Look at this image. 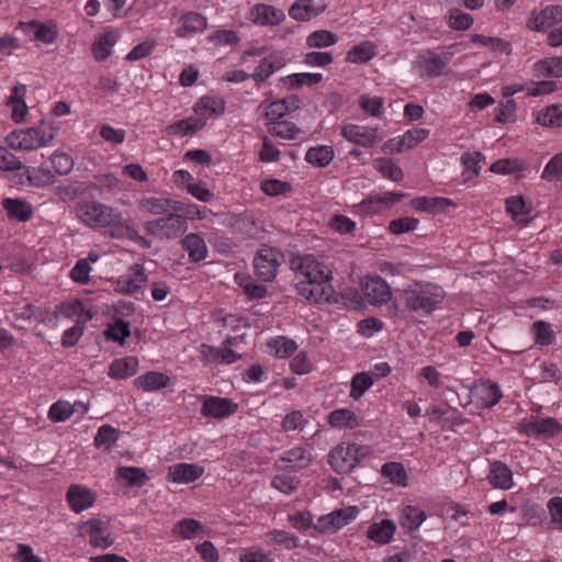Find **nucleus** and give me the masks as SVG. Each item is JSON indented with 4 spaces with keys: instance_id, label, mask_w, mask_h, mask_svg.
Masks as SVG:
<instances>
[{
    "instance_id": "obj_38",
    "label": "nucleus",
    "mask_w": 562,
    "mask_h": 562,
    "mask_svg": "<svg viewBox=\"0 0 562 562\" xmlns=\"http://www.w3.org/2000/svg\"><path fill=\"white\" fill-rule=\"evenodd\" d=\"M411 205L417 211L428 213H439L446 211L453 202L447 198H427L420 196L412 200Z\"/></svg>"
},
{
    "instance_id": "obj_27",
    "label": "nucleus",
    "mask_w": 562,
    "mask_h": 562,
    "mask_svg": "<svg viewBox=\"0 0 562 562\" xmlns=\"http://www.w3.org/2000/svg\"><path fill=\"white\" fill-rule=\"evenodd\" d=\"M420 75L427 78L439 77L445 71L443 61L440 59L439 54L434 50H427L417 58Z\"/></svg>"
},
{
    "instance_id": "obj_5",
    "label": "nucleus",
    "mask_w": 562,
    "mask_h": 562,
    "mask_svg": "<svg viewBox=\"0 0 562 562\" xmlns=\"http://www.w3.org/2000/svg\"><path fill=\"white\" fill-rule=\"evenodd\" d=\"M188 228L184 216L169 213L167 216L150 221L146 224L148 234L157 238L172 239L181 236Z\"/></svg>"
},
{
    "instance_id": "obj_64",
    "label": "nucleus",
    "mask_w": 562,
    "mask_h": 562,
    "mask_svg": "<svg viewBox=\"0 0 562 562\" xmlns=\"http://www.w3.org/2000/svg\"><path fill=\"white\" fill-rule=\"evenodd\" d=\"M542 178L547 180H562V153L553 156L546 166Z\"/></svg>"
},
{
    "instance_id": "obj_58",
    "label": "nucleus",
    "mask_w": 562,
    "mask_h": 562,
    "mask_svg": "<svg viewBox=\"0 0 562 562\" xmlns=\"http://www.w3.org/2000/svg\"><path fill=\"white\" fill-rule=\"evenodd\" d=\"M105 335L109 339L123 344L131 336L130 323L115 318L112 324H109Z\"/></svg>"
},
{
    "instance_id": "obj_43",
    "label": "nucleus",
    "mask_w": 562,
    "mask_h": 562,
    "mask_svg": "<svg viewBox=\"0 0 562 562\" xmlns=\"http://www.w3.org/2000/svg\"><path fill=\"white\" fill-rule=\"evenodd\" d=\"M328 423L335 428L353 429L360 425L358 416L348 408L333 411L328 416Z\"/></svg>"
},
{
    "instance_id": "obj_54",
    "label": "nucleus",
    "mask_w": 562,
    "mask_h": 562,
    "mask_svg": "<svg viewBox=\"0 0 562 562\" xmlns=\"http://www.w3.org/2000/svg\"><path fill=\"white\" fill-rule=\"evenodd\" d=\"M373 166L383 177L392 181L398 182L403 180L404 175L402 169L392 159L378 158L374 160Z\"/></svg>"
},
{
    "instance_id": "obj_21",
    "label": "nucleus",
    "mask_w": 562,
    "mask_h": 562,
    "mask_svg": "<svg viewBox=\"0 0 562 562\" xmlns=\"http://www.w3.org/2000/svg\"><path fill=\"white\" fill-rule=\"evenodd\" d=\"M180 26L175 31L181 38L193 36L207 29V19L203 14L194 11H188L179 18Z\"/></svg>"
},
{
    "instance_id": "obj_23",
    "label": "nucleus",
    "mask_w": 562,
    "mask_h": 562,
    "mask_svg": "<svg viewBox=\"0 0 562 562\" xmlns=\"http://www.w3.org/2000/svg\"><path fill=\"white\" fill-rule=\"evenodd\" d=\"M139 210L154 215L167 214L171 211H182V202H177L166 198H144L139 202Z\"/></svg>"
},
{
    "instance_id": "obj_16",
    "label": "nucleus",
    "mask_w": 562,
    "mask_h": 562,
    "mask_svg": "<svg viewBox=\"0 0 562 562\" xmlns=\"http://www.w3.org/2000/svg\"><path fill=\"white\" fill-rule=\"evenodd\" d=\"M201 414L209 418H225L234 415L238 405L229 398L218 396H204Z\"/></svg>"
},
{
    "instance_id": "obj_14",
    "label": "nucleus",
    "mask_w": 562,
    "mask_h": 562,
    "mask_svg": "<svg viewBox=\"0 0 562 562\" xmlns=\"http://www.w3.org/2000/svg\"><path fill=\"white\" fill-rule=\"evenodd\" d=\"M341 135L347 140L367 148H372L382 140V136L379 134V128L357 124H347L342 126Z\"/></svg>"
},
{
    "instance_id": "obj_17",
    "label": "nucleus",
    "mask_w": 562,
    "mask_h": 562,
    "mask_svg": "<svg viewBox=\"0 0 562 562\" xmlns=\"http://www.w3.org/2000/svg\"><path fill=\"white\" fill-rule=\"evenodd\" d=\"M562 22V5H547L539 12H532L527 27L535 32H542Z\"/></svg>"
},
{
    "instance_id": "obj_12",
    "label": "nucleus",
    "mask_w": 562,
    "mask_h": 562,
    "mask_svg": "<svg viewBox=\"0 0 562 562\" xmlns=\"http://www.w3.org/2000/svg\"><path fill=\"white\" fill-rule=\"evenodd\" d=\"M562 426L555 418H524L518 424V431L533 437H553L558 435Z\"/></svg>"
},
{
    "instance_id": "obj_31",
    "label": "nucleus",
    "mask_w": 562,
    "mask_h": 562,
    "mask_svg": "<svg viewBox=\"0 0 562 562\" xmlns=\"http://www.w3.org/2000/svg\"><path fill=\"white\" fill-rule=\"evenodd\" d=\"M395 531V524L391 519H383L368 528L367 537L378 544H386L392 540Z\"/></svg>"
},
{
    "instance_id": "obj_10",
    "label": "nucleus",
    "mask_w": 562,
    "mask_h": 562,
    "mask_svg": "<svg viewBox=\"0 0 562 562\" xmlns=\"http://www.w3.org/2000/svg\"><path fill=\"white\" fill-rule=\"evenodd\" d=\"M359 514L356 506L336 509L327 515L321 516L314 528L321 533H327L342 528L352 521Z\"/></svg>"
},
{
    "instance_id": "obj_40",
    "label": "nucleus",
    "mask_w": 562,
    "mask_h": 562,
    "mask_svg": "<svg viewBox=\"0 0 562 562\" xmlns=\"http://www.w3.org/2000/svg\"><path fill=\"white\" fill-rule=\"evenodd\" d=\"M376 54V46L373 43L366 41L349 49L346 56V61L351 64H364L374 58Z\"/></svg>"
},
{
    "instance_id": "obj_20",
    "label": "nucleus",
    "mask_w": 562,
    "mask_h": 562,
    "mask_svg": "<svg viewBox=\"0 0 562 562\" xmlns=\"http://www.w3.org/2000/svg\"><path fill=\"white\" fill-rule=\"evenodd\" d=\"M147 276L144 266L132 265L127 272L120 277L116 283L117 290L123 294H134L146 283Z\"/></svg>"
},
{
    "instance_id": "obj_36",
    "label": "nucleus",
    "mask_w": 562,
    "mask_h": 562,
    "mask_svg": "<svg viewBox=\"0 0 562 562\" xmlns=\"http://www.w3.org/2000/svg\"><path fill=\"white\" fill-rule=\"evenodd\" d=\"M25 91V86H16L7 100V105L12 108V120L15 123L22 122L27 113V105L24 101Z\"/></svg>"
},
{
    "instance_id": "obj_48",
    "label": "nucleus",
    "mask_w": 562,
    "mask_h": 562,
    "mask_svg": "<svg viewBox=\"0 0 562 562\" xmlns=\"http://www.w3.org/2000/svg\"><path fill=\"white\" fill-rule=\"evenodd\" d=\"M381 473L383 476L387 477L393 484L402 487L407 486V474L402 463H384L381 468Z\"/></svg>"
},
{
    "instance_id": "obj_22",
    "label": "nucleus",
    "mask_w": 562,
    "mask_h": 562,
    "mask_svg": "<svg viewBox=\"0 0 562 562\" xmlns=\"http://www.w3.org/2000/svg\"><path fill=\"white\" fill-rule=\"evenodd\" d=\"M285 66V57L282 52H272L266 56L255 68L251 78L256 82H265L272 74Z\"/></svg>"
},
{
    "instance_id": "obj_60",
    "label": "nucleus",
    "mask_w": 562,
    "mask_h": 562,
    "mask_svg": "<svg viewBox=\"0 0 562 562\" xmlns=\"http://www.w3.org/2000/svg\"><path fill=\"white\" fill-rule=\"evenodd\" d=\"M194 111H201L202 115L204 112L213 113V114H222L225 111V103L221 99H216L213 97H202L195 104Z\"/></svg>"
},
{
    "instance_id": "obj_37",
    "label": "nucleus",
    "mask_w": 562,
    "mask_h": 562,
    "mask_svg": "<svg viewBox=\"0 0 562 562\" xmlns=\"http://www.w3.org/2000/svg\"><path fill=\"white\" fill-rule=\"evenodd\" d=\"M427 519L426 513L417 506H405L401 512V527L407 532L416 531Z\"/></svg>"
},
{
    "instance_id": "obj_2",
    "label": "nucleus",
    "mask_w": 562,
    "mask_h": 562,
    "mask_svg": "<svg viewBox=\"0 0 562 562\" xmlns=\"http://www.w3.org/2000/svg\"><path fill=\"white\" fill-rule=\"evenodd\" d=\"M370 453L371 448L369 446L341 442L330 450L328 463L336 473L347 474Z\"/></svg>"
},
{
    "instance_id": "obj_1",
    "label": "nucleus",
    "mask_w": 562,
    "mask_h": 562,
    "mask_svg": "<svg viewBox=\"0 0 562 562\" xmlns=\"http://www.w3.org/2000/svg\"><path fill=\"white\" fill-rule=\"evenodd\" d=\"M398 292L405 307L420 316L430 315L446 297L443 289L430 282H414Z\"/></svg>"
},
{
    "instance_id": "obj_8",
    "label": "nucleus",
    "mask_w": 562,
    "mask_h": 562,
    "mask_svg": "<svg viewBox=\"0 0 562 562\" xmlns=\"http://www.w3.org/2000/svg\"><path fill=\"white\" fill-rule=\"evenodd\" d=\"M49 162L50 167L43 166L37 169V187L54 182L56 175H67L74 167V160L65 153H55Z\"/></svg>"
},
{
    "instance_id": "obj_44",
    "label": "nucleus",
    "mask_w": 562,
    "mask_h": 562,
    "mask_svg": "<svg viewBox=\"0 0 562 562\" xmlns=\"http://www.w3.org/2000/svg\"><path fill=\"white\" fill-rule=\"evenodd\" d=\"M334 149L330 146L312 147L306 151L305 160L318 168H324L334 159Z\"/></svg>"
},
{
    "instance_id": "obj_39",
    "label": "nucleus",
    "mask_w": 562,
    "mask_h": 562,
    "mask_svg": "<svg viewBox=\"0 0 562 562\" xmlns=\"http://www.w3.org/2000/svg\"><path fill=\"white\" fill-rule=\"evenodd\" d=\"M35 128L14 131L5 137V143L12 149L33 150Z\"/></svg>"
},
{
    "instance_id": "obj_45",
    "label": "nucleus",
    "mask_w": 562,
    "mask_h": 562,
    "mask_svg": "<svg viewBox=\"0 0 562 562\" xmlns=\"http://www.w3.org/2000/svg\"><path fill=\"white\" fill-rule=\"evenodd\" d=\"M471 41L474 44L487 47L493 52H501L506 55L512 54V44L501 37L485 36L481 34H474L471 36Z\"/></svg>"
},
{
    "instance_id": "obj_29",
    "label": "nucleus",
    "mask_w": 562,
    "mask_h": 562,
    "mask_svg": "<svg viewBox=\"0 0 562 562\" xmlns=\"http://www.w3.org/2000/svg\"><path fill=\"white\" fill-rule=\"evenodd\" d=\"M181 246L188 252L191 262H200L207 256V247L204 239L195 233L184 236L181 240Z\"/></svg>"
},
{
    "instance_id": "obj_55",
    "label": "nucleus",
    "mask_w": 562,
    "mask_h": 562,
    "mask_svg": "<svg viewBox=\"0 0 562 562\" xmlns=\"http://www.w3.org/2000/svg\"><path fill=\"white\" fill-rule=\"evenodd\" d=\"M323 79L322 74H311V72H301L293 74L283 79V81L289 85L292 89H297L303 86H313L319 83Z\"/></svg>"
},
{
    "instance_id": "obj_13",
    "label": "nucleus",
    "mask_w": 562,
    "mask_h": 562,
    "mask_svg": "<svg viewBox=\"0 0 562 562\" xmlns=\"http://www.w3.org/2000/svg\"><path fill=\"white\" fill-rule=\"evenodd\" d=\"M313 460L312 448L299 446L284 451L277 463L280 469L300 471L308 468Z\"/></svg>"
},
{
    "instance_id": "obj_63",
    "label": "nucleus",
    "mask_w": 562,
    "mask_h": 562,
    "mask_svg": "<svg viewBox=\"0 0 562 562\" xmlns=\"http://www.w3.org/2000/svg\"><path fill=\"white\" fill-rule=\"evenodd\" d=\"M474 19L471 14L464 13L459 9L450 11L449 25L453 30L465 31L472 26Z\"/></svg>"
},
{
    "instance_id": "obj_30",
    "label": "nucleus",
    "mask_w": 562,
    "mask_h": 562,
    "mask_svg": "<svg viewBox=\"0 0 562 562\" xmlns=\"http://www.w3.org/2000/svg\"><path fill=\"white\" fill-rule=\"evenodd\" d=\"M170 382L167 374L156 371L146 372L134 380L135 387L144 392H155L166 387Z\"/></svg>"
},
{
    "instance_id": "obj_19",
    "label": "nucleus",
    "mask_w": 562,
    "mask_h": 562,
    "mask_svg": "<svg viewBox=\"0 0 562 562\" xmlns=\"http://www.w3.org/2000/svg\"><path fill=\"white\" fill-rule=\"evenodd\" d=\"M327 8L325 0H296L289 9V15L300 22L310 21Z\"/></svg>"
},
{
    "instance_id": "obj_35",
    "label": "nucleus",
    "mask_w": 562,
    "mask_h": 562,
    "mask_svg": "<svg viewBox=\"0 0 562 562\" xmlns=\"http://www.w3.org/2000/svg\"><path fill=\"white\" fill-rule=\"evenodd\" d=\"M2 206L10 218H14L20 222H26L33 215L32 205L21 199L5 198L2 201Z\"/></svg>"
},
{
    "instance_id": "obj_24",
    "label": "nucleus",
    "mask_w": 562,
    "mask_h": 562,
    "mask_svg": "<svg viewBox=\"0 0 562 562\" xmlns=\"http://www.w3.org/2000/svg\"><path fill=\"white\" fill-rule=\"evenodd\" d=\"M487 480L491 485L501 490H509L513 484V471L502 461H493L490 464Z\"/></svg>"
},
{
    "instance_id": "obj_28",
    "label": "nucleus",
    "mask_w": 562,
    "mask_h": 562,
    "mask_svg": "<svg viewBox=\"0 0 562 562\" xmlns=\"http://www.w3.org/2000/svg\"><path fill=\"white\" fill-rule=\"evenodd\" d=\"M204 469L198 464L178 463L169 468L168 475L175 483H191L198 480Z\"/></svg>"
},
{
    "instance_id": "obj_4",
    "label": "nucleus",
    "mask_w": 562,
    "mask_h": 562,
    "mask_svg": "<svg viewBox=\"0 0 562 562\" xmlns=\"http://www.w3.org/2000/svg\"><path fill=\"white\" fill-rule=\"evenodd\" d=\"M331 279L323 278L318 279V281H299L296 284L297 293L315 304L337 303L336 292L330 283Z\"/></svg>"
},
{
    "instance_id": "obj_53",
    "label": "nucleus",
    "mask_w": 562,
    "mask_h": 562,
    "mask_svg": "<svg viewBox=\"0 0 562 562\" xmlns=\"http://www.w3.org/2000/svg\"><path fill=\"white\" fill-rule=\"evenodd\" d=\"M116 42L114 33H105L92 46V53L97 60H105L111 55V49Z\"/></svg>"
},
{
    "instance_id": "obj_18",
    "label": "nucleus",
    "mask_w": 562,
    "mask_h": 562,
    "mask_svg": "<svg viewBox=\"0 0 562 562\" xmlns=\"http://www.w3.org/2000/svg\"><path fill=\"white\" fill-rule=\"evenodd\" d=\"M473 401L479 407L491 408L502 398L503 393L497 383L482 381L471 391Z\"/></svg>"
},
{
    "instance_id": "obj_9",
    "label": "nucleus",
    "mask_w": 562,
    "mask_h": 562,
    "mask_svg": "<svg viewBox=\"0 0 562 562\" xmlns=\"http://www.w3.org/2000/svg\"><path fill=\"white\" fill-rule=\"evenodd\" d=\"M281 254L273 248H262L254 259L257 277L263 282H271L277 276Z\"/></svg>"
},
{
    "instance_id": "obj_3",
    "label": "nucleus",
    "mask_w": 562,
    "mask_h": 562,
    "mask_svg": "<svg viewBox=\"0 0 562 562\" xmlns=\"http://www.w3.org/2000/svg\"><path fill=\"white\" fill-rule=\"evenodd\" d=\"M79 218L90 227H124L122 214L113 207L99 202H90L78 209Z\"/></svg>"
},
{
    "instance_id": "obj_49",
    "label": "nucleus",
    "mask_w": 562,
    "mask_h": 562,
    "mask_svg": "<svg viewBox=\"0 0 562 562\" xmlns=\"http://www.w3.org/2000/svg\"><path fill=\"white\" fill-rule=\"evenodd\" d=\"M203 530V525L193 518H184L175 524L172 533L182 539H192Z\"/></svg>"
},
{
    "instance_id": "obj_46",
    "label": "nucleus",
    "mask_w": 562,
    "mask_h": 562,
    "mask_svg": "<svg viewBox=\"0 0 562 562\" xmlns=\"http://www.w3.org/2000/svg\"><path fill=\"white\" fill-rule=\"evenodd\" d=\"M485 157L480 151L464 153L461 157V162L464 167L463 177L465 180H472L477 177L481 169V164Z\"/></svg>"
},
{
    "instance_id": "obj_33",
    "label": "nucleus",
    "mask_w": 562,
    "mask_h": 562,
    "mask_svg": "<svg viewBox=\"0 0 562 562\" xmlns=\"http://www.w3.org/2000/svg\"><path fill=\"white\" fill-rule=\"evenodd\" d=\"M116 480L128 487H142L149 480L146 472L138 467H120L116 469Z\"/></svg>"
},
{
    "instance_id": "obj_56",
    "label": "nucleus",
    "mask_w": 562,
    "mask_h": 562,
    "mask_svg": "<svg viewBox=\"0 0 562 562\" xmlns=\"http://www.w3.org/2000/svg\"><path fill=\"white\" fill-rule=\"evenodd\" d=\"M531 330L535 335V341L540 346H550L554 341V333L551 325L544 321H537L532 324Z\"/></svg>"
},
{
    "instance_id": "obj_25",
    "label": "nucleus",
    "mask_w": 562,
    "mask_h": 562,
    "mask_svg": "<svg viewBox=\"0 0 562 562\" xmlns=\"http://www.w3.org/2000/svg\"><path fill=\"white\" fill-rule=\"evenodd\" d=\"M251 16L252 21L259 25H278L285 19V14L281 9L263 3H258L254 7Z\"/></svg>"
},
{
    "instance_id": "obj_32",
    "label": "nucleus",
    "mask_w": 562,
    "mask_h": 562,
    "mask_svg": "<svg viewBox=\"0 0 562 562\" xmlns=\"http://www.w3.org/2000/svg\"><path fill=\"white\" fill-rule=\"evenodd\" d=\"M138 360L135 357L115 359L109 367V376L114 380H123L136 374Z\"/></svg>"
},
{
    "instance_id": "obj_61",
    "label": "nucleus",
    "mask_w": 562,
    "mask_h": 562,
    "mask_svg": "<svg viewBox=\"0 0 562 562\" xmlns=\"http://www.w3.org/2000/svg\"><path fill=\"white\" fill-rule=\"evenodd\" d=\"M384 99L381 97H370L362 94L359 98L360 108L372 116L379 117L382 114Z\"/></svg>"
},
{
    "instance_id": "obj_59",
    "label": "nucleus",
    "mask_w": 562,
    "mask_h": 562,
    "mask_svg": "<svg viewBox=\"0 0 562 562\" xmlns=\"http://www.w3.org/2000/svg\"><path fill=\"white\" fill-rule=\"evenodd\" d=\"M240 562H273L271 551H265L260 547H249L239 554Z\"/></svg>"
},
{
    "instance_id": "obj_41",
    "label": "nucleus",
    "mask_w": 562,
    "mask_h": 562,
    "mask_svg": "<svg viewBox=\"0 0 562 562\" xmlns=\"http://www.w3.org/2000/svg\"><path fill=\"white\" fill-rule=\"evenodd\" d=\"M266 542L270 546H281L286 550L296 549L301 546L300 539L288 531L273 529L265 535Z\"/></svg>"
},
{
    "instance_id": "obj_52",
    "label": "nucleus",
    "mask_w": 562,
    "mask_h": 562,
    "mask_svg": "<svg viewBox=\"0 0 562 562\" xmlns=\"http://www.w3.org/2000/svg\"><path fill=\"white\" fill-rule=\"evenodd\" d=\"M236 280L239 286L243 289L244 293L250 300L263 299L268 293L267 288L265 285L256 283L249 276L237 274Z\"/></svg>"
},
{
    "instance_id": "obj_6",
    "label": "nucleus",
    "mask_w": 562,
    "mask_h": 562,
    "mask_svg": "<svg viewBox=\"0 0 562 562\" xmlns=\"http://www.w3.org/2000/svg\"><path fill=\"white\" fill-rule=\"evenodd\" d=\"M292 268L296 272L297 278H300V281L304 282L333 278L329 267L311 255L293 259Z\"/></svg>"
},
{
    "instance_id": "obj_51",
    "label": "nucleus",
    "mask_w": 562,
    "mask_h": 562,
    "mask_svg": "<svg viewBox=\"0 0 562 562\" xmlns=\"http://www.w3.org/2000/svg\"><path fill=\"white\" fill-rule=\"evenodd\" d=\"M373 385L372 376L367 372L356 373L350 382V394L349 396L355 401L360 400L363 394Z\"/></svg>"
},
{
    "instance_id": "obj_62",
    "label": "nucleus",
    "mask_w": 562,
    "mask_h": 562,
    "mask_svg": "<svg viewBox=\"0 0 562 562\" xmlns=\"http://www.w3.org/2000/svg\"><path fill=\"white\" fill-rule=\"evenodd\" d=\"M419 221L415 217L405 216L390 222L389 229L394 235L413 232L417 228Z\"/></svg>"
},
{
    "instance_id": "obj_7",
    "label": "nucleus",
    "mask_w": 562,
    "mask_h": 562,
    "mask_svg": "<svg viewBox=\"0 0 562 562\" xmlns=\"http://www.w3.org/2000/svg\"><path fill=\"white\" fill-rule=\"evenodd\" d=\"M80 537H89V543L99 549H106L114 543V538L108 532V522L100 518H90L78 527Z\"/></svg>"
},
{
    "instance_id": "obj_50",
    "label": "nucleus",
    "mask_w": 562,
    "mask_h": 562,
    "mask_svg": "<svg viewBox=\"0 0 562 562\" xmlns=\"http://www.w3.org/2000/svg\"><path fill=\"white\" fill-rule=\"evenodd\" d=\"M119 439V430L111 425H102L94 436V446L98 449L109 450Z\"/></svg>"
},
{
    "instance_id": "obj_15",
    "label": "nucleus",
    "mask_w": 562,
    "mask_h": 562,
    "mask_svg": "<svg viewBox=\"0 0 562 562\" xmlns=\"http://www.w3.org/2000/svg\"><path fill=\"white\" fill-rule=\"evenodd\" d=\"M97 501V493L82 484H71L66 492V502L69 508L80 514L91 508Z\"/></svg>"
},
{
    "instance_id": "obj_26",
    "label": "nucleus",
    "mask_w": 562,
    "mask_h": 562,
    "mask_svg": "<svg viewBox=\"0 0 562 562\" xmlns=\"http://www.w3.org/2000/svg\"><path fill=\"white\" fill-rule=\"evenodd\" d=\"M406 194L403 192H381L370 195L362 202V206L373 213L381 212L400 202Z\"/></svg>"
},
{
    "instance_id": "obj_47",
    "label": "nucleus",
    "mask_w": 562,
    "mask_h": 562,
    "mask_svg": "<svg viewBox=\"0 0 562 562\" xmlns=\"http://www.w3.org/2000/svg\"><path fill=\"white\" fill-rule=\"evenodd\" d=\"M337 42L338 36L327 30L314 31L306 37V46L308 48H326L335 45Z\"/></svg>"
},
{
    "instance_id": "obj_42",
    "label": "nucleus",
    "mask_w": 562,
    "mask_h": 562,
    "mask_svg": "<svg viewBox=\"0 0 562 562\" xmlns=\"http://www.w3.org/2000/svg\"><path fill=\"white\" fill-rule=\"evenodd\" d=\"M536 122L544 127L562 126V104H551L539 111Z\"/></svg>"
},
{
    "instance_id": "obj_11",
    "label": "nucleus",
    "mask_w": 562,
    "mask_h": 562,
    "mask_svg": "<svg viewBox=\"0 0 562 562\" xmlns=\"http://www.w3.org/2000/svg\"><path fill=\"white\" fill-rule=\"evenodd\" d=\"M361 291L371 305L386 304L392 297L390 285L380 276L366 277L361 282Z\"/></svg>"
},
{
    "instance_id": "obj_34",
    "label": "nucleus",
    "mask_w": 562,
    "mask_h": 562,
    "mask_svg": "<svg viewBox=\"0 0 562 562\" xmlns=\"http://www.w3.org/2000/svg\"><path fill=\"white\" fill-rule=\"evenodd\" d=\"M533 76L536 78H561L562 77V56L547 57L538 60L533 65Z\"/></svg>"
},
{
    "instance_id": "obj_57",
    "label": "nucleus",
    "mask_w": 562,
    "mask_h": 562,
    "mask_svg": "<svg viewBox=\"0 0 562 562\" xmlns=\"http://www.w3.org/2000/svg\"><path fill=\"white\" fill-rule=\"evenodd\" d=\"M272 126L269 127V133L273 136L292 140L297 137L300 134V128L292 122L289 121H278L271 123Z\"/></svg>"
}]
</instances>
